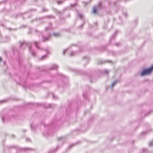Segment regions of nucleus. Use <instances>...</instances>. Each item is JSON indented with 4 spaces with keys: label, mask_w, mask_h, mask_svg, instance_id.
<instances>
[{
    "label": "nucleus",
    "mask_w": 153,
    "mask_h": 153,
    "mask_svg": "<svg viewBox=\"0 0 153 153\" xmlns=\"http://www.w3.org/2000/svg\"><path fill=\"white\" fill-rule=\"evenodd\" d=\"M153 145V141H152L151 142H150L149 143V146H152Z\"/></svg>",
    "instance_id": "obj_7"
},
{
    "label": "nucleus",
    "mask_w": 153,
    "mask_h": 153,
    "mask_svg": "<svg viewBox=\"0 0 153 153\" xmlns=\"http://www.w3.org/2000/svg\"><path fill=\"white\" fill-rule=\"evenodd\" d=\"M73 145H74V144H73L70 145L69 146V148H71V147H72V146Z\"/></svg>",
    "instance_id": "obj_8"
},
{
    "label": "nucleus",
    "mask_w": 153,
    "mask_h": 153,
    "mask_svg": "<svg viewBox=\"0 0 153 153\" xmlns=\"http://www.w3.org/2000/svg\"><path fill=\"white\" fill-rule=\"evenodd\" d=\"M76 53L75 52H71L70 53V55L71 56H74L75 55H76Z\"/></svg>",
    "instance_id": "obj_5"
},
{
    "label": "nucleus",
    "mask_w": 153,
    "mask_h": 153,
    "mask_svg": "<svg viewBox=\"0 0 153 153\" xmlns=\"http://www.w3.org/2000/svg\"><path fill=\"white\" fill-rule=\"evenodd\" d=\"M97 8L95 7H94L93 8V13H95L97 11Z\"/></svg>",
    "instance_id": "obj_4"
},
{
    "label": "nucleus",
    "mask_w": 153,
    "mask_h": 153,
    "mask_svg": "<svg viewBox=\"0 0 153 153\" xmlns=\"http://www.w3.org/2000/svg\"><path fill=\"white\" fill-rule=\"evenodd\" d=\"M78 16H79V17L80 19L82 18L83 17V15L81 13H79Z\"/></svg>",
    "instance_id": "obj_6"
},
{
    "label": "nucleus",
    "mask_w": 153,
    "mask_h": 153,
    "mask_svg": "<svg viewBox=\"0 0 153 153\" xmlns=\"http://www.w3.org/2000/svg\"><path fill=\"white\" fill-rule=\"evenodd\" d=\"M75 5H76V4H71V6H72V7H74V6Z\"/></svg>",
    "instance_id": "obj_9"
},
{
    "label": "nucleus",
    "mask_w": 153,
    "mask_h": 153,
    "mask_svg": "<svg viewBox=\"0 0 153 153\" xmlns=\"http://www.w3.org/2000/svg\"><path fill=\"white\" fill-rule=\"evenodd\" d=\"M153 71V65L148 69H143L141 72L140 73V75L143 76L146 75H149L151 74Z\"/></svg>",
    "instance_id": "obj_1"
},
{
    "label": "nucleus",
    "mask_w": 153,
    "mask_h": 153,
    "mask_svg": "<svg viewBox=\"0 0 153 153\" xmlns=\"http://www.w3.org/2000/svg\"><path fill=\"white\" fill-rule=\"evenodd\" d=\"M124 15H125V16H127V14L126 13H124Z\"/></svg>",
    "instance_id": "obj_10"
},
{
    "label": "nucleus",
    "mask_w": 153,
    "mask_h": 153,
    "mask_svg": "<svg viewBox=\"0 0 153 153\" xmlns=\"http://www.w3.org/2000/svg\"><path fill=\"white\" fill-rule=\"evenodd\" d=\"M117 81H116L113 82H112V84L111 85V87H113L117 83Z\"/></svg>",
    "instance_id": "obj_2"
},
{
    "label": "nucleus",
    "mask_w": 153,
    "mask_h": 153,
    "mask_svg": "<svg viewBox=\"0 0 153 153\" xmlns=\"http://www.w3.org/2000/svg\"><path fill=\"white\" fill-rule=\"evenodd\" d=\"M1 58H0V61H1Z\"/></svg>",
    "instance_id": "obj_11"
},
{
    "label": "nucleus",
    "mask_w": 153,
    "mask_h": 153,
    "mask_svg": "<svg viewBox=\"0 0 153 153\" xmlns=\"http://www.w3.org/2000/svg\"><path fill=\"white\" fill-rule=\"evenodd\" d=\"M103 72L105 74H107L109 73V71L107 70H105L103 71Z\"/></svg>",
    "instance_id": "obj_3"
}]
</instances>
